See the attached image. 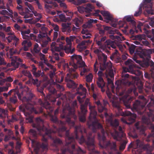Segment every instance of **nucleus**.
I'll return each instance as SVG.
<instances>
[{"label": "nucleus", "mask_w": 154, "mask_h": 154, "mask_svg": "<svg viewBox=\"0 0 154 154\" xmlns=\"http://www.w3.org/2000/svg\"><path fill=\"white\" fill-rule=\"evenodd\" d=\"M132 17L130 16H127L125 17V20L128 21H130L132 20Z\"/></svg>", "instance_id": "nucleus-34"}, {"label": "nucleus", "mask_w": 154, "mask_h": 154, "mask_svg": "<svg viewBox=\"0 0 154 154\" xmlns=\"http://www.w3.org/2000/svg\"><path fill=\"white\" fill-rule=\"evenodd\" d=\"M110 37L112 39H114L115 38H116L117 39H119V38L118 36H115L113 35H110Z\"/></svg>", "instance_id": "nucleus-46"}, {"label": "nucleus", "mask_w": 154, "mask_h": 154, "mask_svg": "<svg viewBox=\"0 0 154 154\" xmlns=\"http://www.w3.org/2000/svg\"><path fill=\"white\" fill-rule=\"evenodd\" d=\"M98 66L97 62L96 61L94 65V71L95 73H96L98 70Z\"/></svg>", "instance_id": "nucleus-32"}, {"label": "nucleus", "mask_w": 154, "mask_h": 154, "mask_svg": "<svg viewBox=\"0 0 154 154\" xmlns=\"http://www.w3.org/2000/svg\"><path fill=\"white\" fill-rule=\"evenodd\" d=\"M6 64V63L4 61V59L3 58L0 57V65H4Z\"/></svg>", "instance_id": "nucleus-39"}, {"label": "nucleus", "mask_w": 154, "mask_h": 154, "mask_svg": "<svg viewBox=\"0 0 154 154\" xmlns=\"http://www.w3.org/2000/svg\"><path fill=\"white\" fill-rule=\"evenodd\" d=\"M17 9L19 10V11L20 14L21 15H24V12H21L23 11V9L22 7V6H21L20 5H19V6H18L17 7Z\"/></svg>", "instance_id": "nucleus-27"}, {"label": "nucleus", "mask_w": 154, "mask_h": 154, "mask_svg": "<svg viewBox=\"0 0 154 154\" xmlns=\"http://www.w3.org/2000/svg\"><path fill=\"white\" fill-rule=\"evenodd\" d=\"M29 133L30 134V135L32 136L35 137L36 136V132L33 130H31L29 131Z\"/></svg>", "instance_id": "nucleus-33"}, {"label": "nucleus", "mask_w": 154, "mask_h": 154, "mask_svg": "<svg viewBox=\"0 0 154 154\" xmlns=\"http://www.w3.org/2000/svg\"><path fill=\"white\" fill-rule=\"evenodd\" d=\"M9 154H15L13 150H10L8 151Z\"/></svg>", "instance_id": "nucleus-64"}, {"label": "nucleus", "mask_w": 154, "mask_h": 154, "mask_svg": "<svg viewBox=\"0 0 154 154\" xmlns=\"http://www.w3.org/2000/svg\"><path fill=\"white\" fill-rule=\"evenodd\" d=\"M10 53L11 56V55L16 53L15 50L13 48L11 49L10 50Z\"/></svg>", "instance_id": "nucleus-41"}, {"label": "nucleus", "mask_w": 154, "mask_h": 154, "mask_svg": "<svg viewBox=\"0 0 154 154\" xmlns=\"http://www.w3.org/2000/svg\"><path fill=\"white\" fill-rule=\"evenodd\" d=\"M132 62V60L129 59L126 62L125 64L126 65L128 64L129 63H131Z\"/></svg>", "instance_id": "nucleus-59"}, {"label": "nucleus", "mask_w": 154, "mask_h": 154, "mask_svg": "<svg viewBox=\"0 0 154 154\" xmlns=\"http://www.w3.org/2000/svg\"><path fill=\"white\" fill-rule=\"evenodd\" d=\"M42 72L41 71H39L38 72L33 71V74L36 77H38L41 75H42Z\"/></svg>", "instance_id": "nucleus-31"}, {"label": "nucleus", "mask_w": 154, "mask_h": 154, "mask_svg": "<svg viewBox=\"0 0 154 154\" xmlns=\"http://www.w3.org/2000/svg\"><path fill=\"white\" fill-rule=\"evenodd\" d=\"M94 9V7L91 5L90 4H88L85 8V12H87L91 11L93 9Z\"/></svg>", "instance_id": "nucleus-17"}, {"label": "nucleus", "mask_w": 154, "mask_h": 154, "mask_svg": "<svg viewBox=\"0 0 154 154\" xmlns=\"http://www.w3.org/2000/svg\"><path fill=\"white\" fill-rule=\"evenodd\" d=\"M6 82L5 79H2L0 80V85H2L4 83Z\"/></svg>", "instance_id": "nucleus-51"}, {"label": "nucleus", "mask_w": 154, "mask_h": 154, "mask_svg": "<svg viewBox=\"0 0 154 154\" xmlns=\"http://www.w3.org/2000/svg\"><path fill=\"white\" fill-rule=\"evenodd\" d=\"M97 84L99 87L101 88L105 86V83L103 79L101 77H99L98 81L97 82Z\"/></svg>", "instance_id": "nucleus-15"}, {"label": "nucleus", "mask_w": 154, "mask_h": 154, "mask_svg": "<svg viewBox=\"0 0 154 154\" xmlns=\"http://www.w3.org/2000/svg\"><path fill=\"white\" fill-rule=\"evenodd\" d=\"M10 58L12 59L11 60L12 61L11 64H7V66H14L15 67V68L14 69H10V70H14L16 68L18 67V64L17 61H18L21 62L22 61V60L14 56L12 57L11 56H10Z\"/></svg>", "instance_id": "nucleus-3"}, {"label": "nucleus", "mask_w": 154, "mask_h": 154, "mask_svg": "<svg viewBox=\"0 0 154 154\" xmlns=\"http://www.w3.org/2000/svg\"><path fill=\"white\" fill-rule=\"evenodd\" d=\"M70 25L69 23H64L62 24V26L63 27V31L65 32L67 29H69V28L68 27Z\"/></svg>", "instance_id": "nucleus-19"}, {"label": "nucleus", "mask_w": 154, "mask_h": 154, "mask_svg": "<svg viewBox=\"0 0 154 154\" xmlns=\"http://www.w3.org/2000/svg\"><path fill=\"white\" fill-rule=\"evenodd\" d=\"M63 67L64 68H67L68 70H69V71H70V70L69 69V66L67 64H65L64 65H63Z\"/></svg>", "instance_id": "nucleus-56"}, {"label": "nucleus", "mask_w": 154, "mask_h": 154, "mask_svg": "<svg viewBox=\"0 0 154 154\" xmlns=\"http://www.w3.org/2000/svg\"><path fill=\"white\" fill-rule=\"evenodd\" d=\"M1 13H2V14H3L4 15H5V14H7L8 13V12L6 10H3L2 11Z\"/></svg>", "instance_id": "nucleus-58"}, {"label": "nucleus", "mask_w": 154, "mask_h": 154, "mask_svg": "<svg viewBox=\"0 0 154 154\" xmlns=\"http://www.w3.org/2000/svg\"><path fill=\"white\" fill-rule=\"evenodd\" d=\"M151 0H144L140 4L139 8V11L138 13L136 12L134 14L135 16H137L139 15L142 11V8L144 9L145 11L148 14H154V11L152 9V5L150 2Z\"/></svg>", "instance_id": "nucleus-2"}, {"label": "nucleus", "mask_w": 154, "mask_h": 154, "mask_svg": "<svg viewBox=\"0 0 154 154\" xmlns=\"http://www.w3.org/2000/svg\"><path fill=\"white\" fill-rule=\"evenodd\" d=\"M112 135L114 139L118 140V137H119V136L117 132L116 131L114 133L112 134Z\"/></svg>", "instance_id": "nucleus-30"}, {"label": "nucleus", "mask_w": 154, "mask_h": 154, "mask_svg": "<svg viewBox=\"0 0 154 154\" xmlns=\"http://www.w3.org/2000/svg\"><path fill=\"white\" fill-rule=\"evenodd\" d=\"M57 14L58 15H59V17L61 20H62L63 21H66L67 20L66 18L64 15L62 14L59 15V13H60L61 12L60 11H57Z\"/></svg>", "instance_id": "nucleus-21"}, {"label": "nucleus", "mask_w": 154, "mask_h": 154, "mask_svg": "<svg viewBox=\"0 0 154 154\" xmlns=\"http://www.w3.org/2000/svg\"><path fill=\"white\" fill-rule=\"evenodd\" d=\"M92 75L91 73H90L86 76V81L88 82H90L92 80Z\"/></svg>", "instance_id": "nucleus-23"}, {"label": "nucleus", "mask_w": 154, "mask_h": 154, "mask_svg": "<svg viewBox=\"0 0 154 154\" xmlns=\"http://www.w3.org/2000/svg\"><path fill=\"white\" fill-rule=\"evenodd\" d=\"M10 29L11 27L8 26L5 29L6 31L8 32V34L9 35L8 38V42H11L10 40H13L14 41L17 42L18 41L19 39L15 36L13 32H10Z\"/></svg>", "instance_id": "nucleus-4"}, {"label": "nucleus", "mask_w": 154, "mask_h": 154, "mask_svg": "<svg viewBox=\"0 0 154 154\" xmlns=\"http://www.w3.org/2000/svg\"><path fill=\"white\" fill-rule=\"evenodd\" d=\"M88 26L86 24H84L83 26L84 29L82 31V34H84V35H83L82 37L84 39L90 38L91 36V34L89 32L85 29Z\"/></svg>", "instance_id": "nucleus-9"}, {"label": "nucleus", "mask_w": 154, "mask_h": 154, "mask_svg": "<svg viewBox=\"0 0 154 154\" xmlns=\"http://www.w3.org/2000/svg\"><path fill=\"white\" fill-rule=\"evenodd\" d=\"M81 90L82 91L83 94H85V93L86 92V90L85 88H82V89H81Z\"/></svg>", "instance_id": "nucleus-62"}, {"label": "nucleus", "mask_w": 154, "mask_h": 154, "mask_svg": "<svg viewBox=\"0 0 154 154\" xmlns=\"http://www.w3.org/2000/svg\"><path fill=\"white\" fill-rule=\"evenodd\" d=\"M25 44H26V41H24L22 43V45L23 46V49L25 51H27L28 50V47Z\"/></svg>", "instance_id": "nucleus-28"}, {"label": "nucleus", "mask_w": 154, "mask_h": 154, "mask_svg": "<svg viewBox=\"0 0 154 154\" xmlns=\"http://www.w3.org/2000/svg\"><path fill=\"white\" fill-rule=\"evenodd\" d=\"M89 108L90 110V114L89 118L91 120L92 118H94L97 115V112L94 110V106H91L89 104Z\"/></svg>", "instance_id": "nucleus-11"}, {"label": "nucleus", "mask_w": 154, "mask_h": 154, "mask_svg": "<svg viewBox=\"0 0 154 154\" xmlns=\"http://www.w3.org/2000/svg\"><path fill=\"white\" fill-rule=\"evenodd\" d=\"M106 45L105 47L103 46H100V48L102 50H105L106 48H110V47L115 48V45L114 43L112 41H110L109 40H107L106 41Z\"/></svg>", "instance_id": "nucleus-10"}, {"label": "nucleus", "mask_w": 154, "mask_h": 154, "mask_svg": "<svg viewBox=\"0 0 154 154\" xmlns=\"http://www.w3.org/2000/svg\"><path fill=\"white\" fill-rule=\"evenodd\" d=\"M101 14L104 16L105 18L107 20L106 22L108 20H111L112 19V15L108 12L106 11H102L100 12Z\"/></svg>", "instance_id": "nucleus-12"}, {"label": "nucleus", "mask_w": 154, "mask_h": 154, "mask_svg": "<svg viewBox=\"0 0 154 154\" xmlns=\"http://www.w3.org/2000/svg\"><path fill=\"white\" fill-rule=\"evenodd\" d=\"M125 144L123 143L121 145L120 147V150H123L125 147Z\"/></svg>", "instance_id": "nucleus-44"}, {"label": "nucleus", "mask_w": 154, "mask_h": 154, "mask_svg": "<svg viewBox=\"0 0 154 154\" xmlns=\"http://www.w3.org/2000/svg\"><path fill=\"white\" fill-rule=\"evenodd\" d=\"M51 3H52L53 4V5H54V7H57V6H58L57 5L55 2L51 3V2H50L49 4H48V5L46 4V5L47 6H48L50 8H51V5H50V4H51Z\"/></svg>", "instance_id": "nucleus-42"}, {"label": "nucleus", "mask_w": 154, "mask_h": 154, "mask_svg": "<svg viewBox=\"0 0 154 154\" xmlns=\"http://www.w3.org/2000/svg\"><path fill=\"white\" fill-rule=\"evenodd\" d=\"M75 39L74 36H71L69 37L66 38V45L63 46L64 43L65 38L63 36L59 37L57 40V43L55 42L52 43L51 45V50L54 54L57 55V54L54 53L55 51H59L62 49H63L66 53H69L71 49V44L72 42Z\"/></svg>", "instance_id": "nucleus-1"}, {"label": "nucleus", "mask_w": 154, "mask_h": 154, "mask_svg": "<svg viewBox=\"0 0 154 154\" xmlns=\"http://www.w3.org/2000/svg\"><path fill=\"white\" fill-rule=\"evenodd\" d=\"M119 125V122L118 121L116 120H115L114 122V124H113V125L114 126H115V127H116L117 126H118Z\"/></svg>", "instance_id": "nucleus-50"}, {"label": "nucleus", "mask_w": 154, "mask_h": 154, "mask_svg": "<svg viewBox=\"0 0 154 154\" xmlns=\"http://www.w3.org/2000/svg\"><path fill=\"white\" fill-rule=\"evenodd\" d=\"M29 139L32 141V146L33 148L34 151L36 152L39 148V143L37 142L35 140L32 139L30 138H29Z\"/></svg>", "instance_id": "nucleus-13"}, {"label": "nucleus", "mask_w": 154, "mask_h": 154, "mask_svg": "<svg viewBox=\"0 0 154 154\" xmlns=\"http://www.w3.org/2000/svg\"><path fill=\"white\" fill-rule=\"evenodd\" d=\"M0 36L2 37L4 40H5L4 39L5 38V35L3 32H0Z\"/></svg>", "instance_id": "nucleus-55"}, {"label": "nucleus", "mask_w": 154, "mask_h": 154, "mask_svg": "<svg viewBox=\"0 0 154 154\" xmlns=\"http://www.w3.org/2000/svg\"><path fill=\"white\" fill-rule=\"evenodd\" d=\"M6 79V82H11L13 81V79L10 77H8Z\"/></svg>", "instance_id": "nucleus-49"}, {"label": "nucleus", "mask_w": 154, "mask_h": 154, "mask_svg": "<svg viewBox=\"0 0 154 154\" xmlns=\"http://www.w3.org/2000/svg\"><path fill=\"white\" fill-rule=\"evenodd\" d=\"M8 88V87L7 86L0 87V93L7 90Z\"/></svg>", "instance_id": "nucleus-36"}, {"label": "nucleus", "mask_w": 154, "mask_h": 154, "mask_svg": "<svg viewBox=\"0 0 154 154\" xmlns=\"http://www.w3.org/2000/svg\"><path fill=\"white\" fill-rule=\"evenodd\" d=\"M58 35V33L57 32H54V34L53 40L56 39Z\"/></svg>", "instance_id": "nucleus-40"}, {"label": "nucleus", "mask_w": 154, "mask_h": 154, "mask_svg": "<svg viewBox=\"0 0 154 154\" xmlns=\"http://www.w3.org/2000/svg\"><path fill=\"white\" fill-rule=\"evenodd\" d=\"M100 12V11L99 10H97L95 11V13L94 14V15L96 16H98L99 15L98 13Z\"/></svg>", "instance_id": "nucleus-54"}, {"label": "nucleus", "mask_w": 154, "mask_h": 154, "mask_svg": "<svg viewBox=\"0 0 154 154\" xmlns=\"http://www.w3.org/2000/svg\"><path fill=\"white\" fill-rule=\"evenodd\" d=\"M6 113V111L3 109H0V117H5V115Z\"/></svg>", "instance_id": "nucleus-24"}, {"label": "nucleus", "mask_w": 154, "mask_h": 154, "mask_svg": "<svg viewBox=\"0 0 154 154\" xmlns=\"http://www.w3.org/2000/svg\"><path fill=\"white\" fill-rule=\"evenodd\" d=\"M47 65L48 66H49L50 67V68L53 69V71L54 72V71H55V70H56V69H55L53 67L51 66V64H47Z\"/></svg>", "instance_id": "nucleus-53"}, {"label": "nucleus", "mask_w": 154, "mask_h": 154, "mask_svg": "<svg viewBox=\"0 0 154 154\" xmlns=\"http://www.w3.org/2000/svg\"><path fill=\"white\" fill-rule=\"evenodd\" d=\"M63 11L65 12L66 13V14L67 15L71 16L72 15V13L71 12H68V11L66 10H64Z\"/></svg>", "instance_id": "nucleus-48"}, {"label": "nucleus", "mask_w": 154, "mask_h": 154, "mask_svg": "<svg viewBox=\"0 0 154 154\" xmlns=\"http://www.w3.org/2000/svg\"><path fill=\"white\" fill-rule=\"evenodd\" d=\"M35 53H38L40 51V48L38 47V45L37 44H35L33 49Z\"/></svg>", "instance_id": "nucleus-26"}, {"label": "nucleus", "mask_w": 154, "mask_h": 154, "mask_svg": "<svg viewBox=\"0 0 154 154\" xmlns=\"http://www.w3.org/2000/svg\"><path fill=\"white\" fill-rule=\"evenodd\" d=\"M94 52L96 54H101L102 53L98 49H96L94 51ZM98 58H100V56L98 55Z\"/></svg>", "instance_id": "nucleus-38"}, {"label": "nucleus", "mask_w": 154, "mask_h": 154, "mask_svg": "<svg viewBox=\"0 0 154 154\" xmlns=\"http://www.w3.org/2000/svg\"><path fill=\"white\" fill-rule=\"evenodd\" d=\"M82 20H79L78 18H75L72 21V23L74 24L77 27L79 26V25L81 24Z\"/></svg>", "instance_id": "nucleus-20"}, {"label": "nucleus", "mask_w": 154, "mask_h": 154, "mask_svg": "<svg viewBox=\"0 0 154 154\" xmlns=\"http://www.w3.org/2000/svg\"><path fill=\"white\" fill-rule=\"evenodd\" d=\"M24 72H25V73L24 74L25 75H26L27 76H28V77H29V78L31 77V75L30 73L29 72L26 71V72L24 71Z\"/></svg>", "instance_id": "nucleus-45"}, {"label": "nucleus", "mask_w": 154, "mask_h": 154, "mask_svg": "<svg viewBox=\"0 0 154 154\" xmlns=\"http://www.w3.org/2000/svg\"><path fill=\"white\" fill-rule=\"evenodd\" d=\"M24 114L25 116H28V114L27 113L24 112ZM26 119L27 121V122L30 123L32 121V117L31 116H27V117L26 118Z\"/></svg>", "instance_id": "nucleus-25"}, {"label": "nucleus", "mask_w": 154, "mask_h": 154, "mask_svg": "<svg viewBox=\"0 0 154 154\" xmlns=\"http://www.w3.org/2000/svg\"><path fill=\"white\" fill-rule=\"evenodd\" d=\"M26 5L28 6L29 8L32 11V12L34 14L35 16H37L38 17L36 18V20L35 22H36L38 21L41 18L42 16L40 14H38L37 13L35 10H34L33 8L27 2H25Z\"/></svg>", "instance_id": "nucleus-8"}, {"label": "nucleus", "mask_w": 154, "mask_h": 154, "mask_svg": "<svg viewBox=\"0 0 154 154\" xmlns=\"http://www.w3.org/2000/svg\"><path fill=\"white\" fill-rule=\"evenodd\" d=\"M89 42V40L83 41L82 42L81 44L77 46V48L78 49L79 51H81L85 49L86 47L84 46V45H86L87 43Z\"/></svg>", "instance_id": "nucleus-14"}, {"label": "nucleus", "mask_w": 154, "mask_h": 154, "mask_svg": "<svg viewBox=\"0 0 154 154\" xmlns=\"http://www.w3.org/2000/svg\"><path fill=\"white\" fill-rule=\"evenodd\" d=\"M80 119L81 121L83 122L85 121V118L84 116H83L82 117H80Z\"/></svg>", "instance_id": "nucleus-63"}, {"label": "nucleus", "mask_w": 154, "mask_h": 154, "mask_svg": "<svg viewBox=\"0 0 154 154\" xmlns=\"http://www.w3.org/2000/svg\"><path fill=\"white\" fill-rule=\"evenodd\" d=\"M96 5L98 7H100L102 6V5L98 2H96Z\"/></svg>", "instance_id": "nucleus-61"}, {"label": "nucleus", "mask_w": 154, "mask_h": 154, "mask_svg": "<svg viewBox=\"0 0 154 154\" xmlns=\"http://www.w3.org/2000/svg\"><path fill=\"white\" fill-rule=\"evenodd\" d=\"M26 109H28L29 110L32 112H34L36 114L38 112H36L35 110L33 108V106L29 104V103L26 106Z\"/></svg>", "instance_id": "nucleus-18"}, {"label": "nucleus", "mask_w": 154, "mask_h": 154, "mask_svg": "<svg viewBox=\"0 0 154 154\" xmlns=\"http://www.w3.org/2000/svg\"><path fill=\"white\" fill-rule=\"evenodd\" d=\"M54 27V29L55 31V32H57L59 31V27L57 25L53 24L52 25Z\"/></svg>", "instance_id": "nucleus-37"}, {"label": "nucleus", "mask_w": 154, "mask_h": 154, "mask_svg": "<svg viewBox=\"0 0 154 154\" xmlns=\"http://www.w3.org/2000/svg\"><path fill=\"white\" fill-rule=\"evenodd\" d=\"M30 32V30L28 29L26 31H21V33L22 35L23 38L24 39H29L30 38L32 39H36V37L33 34H31L29 37L28 35Z\"/></svg>", "instance_id": "nucleus-7"}, {"label": "nucleus", "mask_w": 154, "mask_h": 154, "mask_svg": "<svg viewBox=\"0 0 154 154\" xmlns=\"http://www.w3.org/2000/svg\"><path fill=\"white\" fill-rule=\"evenodd\" d=\"M78 11L80 13H82L85 11V8L83 7H79L78 8Z\"/></svg>", "instance_id": "nucleus-29"}, {"label": "nucleus", "mask_w": 154, "mask_h": 154, "mask_svg": "<svg viewBox=\"0 0 154 154\" xmlns=\"http://www.w3.org/2000/svg\"><path fill=\"white\" fill-rule=\"evenodd\" d=\"M10 100L11 101L14 103H15L17 101V99L16 98L14 99L11 98Z\"/></svg>", "instance_id": "nucleus-57"}, {"label": "nucleus", "mask_w": 154, "mask_h": 154, "mask_svg": "<svg viewBox=\"0 0 154 154\" xmlns=\"http://www.w3.org/2000/svg\"><path fill=\"white\" fill-rule=\"evenodd\" d=\"M108 85H107V87H110L112 88V92H113V90H112L114 86L113 85V84L112 81L111 79H108Z\"/></svg>", "instance_id": "nucleus-22"}, {"label": "nucleus", "mask_w": 154, "mask_h": 154, "mask_svg": "<svg viewBox=\"0 0 154 154\" xmlns=\"http://www.w3.org/2000/svg\"><path fill=\"white\" fill-rule=\"evenodd\" d=\"M81 109L82 113L84 114L87 111L85 107V106L81 105Z\"/></svg>", "instance_id": "nucleus-35"}, {"label": "nucleus", "mask_w": 154, "mask_h": 154, "mask_svg": "<svg viewBox=\"0 0 154 154\" xmlns=\"http://www.w3.org/2000/svg\"><path fill=\"white\" fill-rule=\"evenodd\" d=\"M4 130L5 131H7L8 134L9 135H11V134H12V132L10 130H8L6 129H4Z\"/></svg>", "instance_id": "nucleus-52"}, {"label": "nucleus", "mask_w": 154, "mask_h": 154, "mask_svg": "<svg viewBox=\"0 0 154 154\" xmlns=\"http://www.w3.org/2000/svg\"><path fill=\"white\" fill-rule=\"evenodd\" d=\"M35 1L36 2L38 5V7L39 9H41V6L39 4V2L38 0H35Z\"/></svg>", "instance_id": "nucleus-60"}, {"label": "nucleus", "mask_w": 154, "mask_h": 154, "mask_svg": "<svg viewBox=\"0 0 154 154\" xmlns=\"http://www.w3.org/2000/svg\"><path fill=\"white\" fill-rule=\"evenodd\" d=\"M51 3H52L53 4V5H54V7H57V6H58L57 5L55 2L51 3V2H50L49 4H48V5L46 4V5L47 6H48L50 8H51V5H50V4H51Z\"/></svg>", "instance_id": "nucleus-43"}, {"label": "nucleus", "mask_w": 154, "mask_h": 154, "mask_svg": "<svg viewBox=\"0 0 154 154\" xmlns=\"http://www.w3.org/2000/svg\"><path fill=\"white\" fill-rule=\"evenodd\" d=\"M71 59L73 62H75V60L77 63H79L82 60V57L79 55L74 54L72 56ZM73 66L74 69H76L77 67V65L75 63V62L73 63H70V66Z\"/></svg>", "instance_id": "nucleus-5"}, {"label": "nucleus", "mask_w": 154, "mask_h": 154, "mask_svg": "<svg viewBox=\"0 0 154 154\" xmlns=\"http://www.w3.org/2000/svg\"><path fill=\"white\" fill-rule=\"evenodd\" d=\"M10 13L9 14V15L12 18V20L14 22H17L21 23L22 21L20 19V17L18 15L17 13L14 12V16L12 15L13 11L11 10H9Z\"/></svg>", "instance_id": "nucleus-6"}, {"label": "nucleus", "mask_w": 154, "mask_h": 154, "mask_svg": "<svg viewBox=\"0 0 154 154\" xmlns=\"http://www.w3.org/2000/svg\"><path fill=\"white\" fill-rule=\"evenodd\" d=\"M130 52L131 54H132L134 52V47H131L129 48Z\"/></svg>", "instance_id": "nucleus-47"}, {"label": "nucleus", "mask_w": 154, "mask_h": 154, "mask_svg": "<svg viewBox=\"0 0 154 154\" xmlns=\"http://www.w3.org/2000/svg\"><path fill=\"white\" fill-rule=\"evenodd\" d=\"M95 103L98 106V111L100 112H102L105 109V108L102 106L99 101L95 102Z\"/></svg>", "instance_id": "nucleus-16"}]
</instances>
